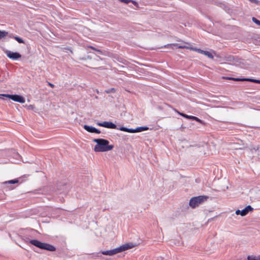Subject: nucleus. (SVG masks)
Here are the masks:
<instances>
[{"label": "nucleus", "instance_id": "32", "mask_svg": "<svg viewBox=\"0 0 260 260\" xmlns=\"http://www.w3.org/2000/svg\"><path fill=\"white\" fill-rule=\"evenodd\" d=\"M117 129H119L121 131L126 132V127H124V126H121L120 127H118V128H117Z\"/></svg>", "mask_w": 260, "mask_h": 260}, {"label": "nucleus", "instance_id": "39", "mask_svg": "<svg viewBox=\"0 0 260 260\" xmlns=\"http://www.w3.org/2000/svg\"><path fill=\"white\" fill-rule=\"evenodd\" d=\"M216 56L217 57H220V56L218 55V54H215Z\"/></svg>", "mask_w": 260, "mask_h": 260}, {"label": "nucleus", "instance_id": "38", "mask_svg": "<svg viewBox=\"0 0 260 260\" xmlns=\"http://www.w3.org/2000/svg\"><path fill=\"white\" fill-rule=\"evenodd\" d=\"M178 48H184V47H183V46H178Z\"/></svg>", "mask_w": 260, "mask_h": 260}, {"label": "nucleus", "instance_id": "33", "mask_svg": "<svg viewBox=\"0 0 260 260\" xmlns=\"http://www.w3.org/2000/svg\"><path fill=\"white\" fill-rule=\"evenodd\" d=\"M87 47L89 48H90V49H92V50H94L95 51H96V50H97L96 48H95V47H94L93 46H88Z\"/></svg>", "mask_w": 260, "mask_h": 260}, {"label": "nucleus", "instance_id": "43", "mask_svg": "<svg viewBox=\"0 0 260 260\" xmlns=\"http://www.w3.org/2000/svg\"><path fill=\"white\" fill-rule=\"evenodd\" d=\"M69 50L72 53V51L71 50V49H69Z\"/></svg>", "mask_w": 260, "mask_h": 260}, {"label": "nucleus", "instance_id": "19", "mask_svg": "<svg viewBox=\"0 0 260 260\" xmlns=\"http://www.w3.org/2000/svg\"><path fill=\"white\" fill-rule=\"evenodd\" d=\"M19 182V179H15L13 180H11L5 182L4 183L5 184H15Z\"/></svg>", "mask_w": 260, "mask_h": 260}, {"label": "nucleus", "instance_id": "1", "mask_svg": "<svg viewBox=\"0 0 260 260\" xmlns=\"http://www.w3.org/2000/svg\"><path fill=\"white\" fill-rule=\"evenodd\" d=\"M93 142L96 143L94 147L95 152H106L111 150L114 148V145H109V141L106 139H94Z\"/></svg>", "mask_w": 260, "mask_h": 260}, {"label": "nucleus", "instance_id": "40", "mask_svg": "<svg viewBox=\"0 0 260 260\" xmlns=\"http://www.w3.org/2000/svg\"><path fill=\"white\" fill-rule=\"evenodd\" d=\"M118 66H119V67H120L124 68V67H123V66H121V65H120V64H119Z\"/></svg>", "mask_w": 260, "mask_h": 260}, {"label": "nucleus", "instance_id": "8", "mask_svg": "<svg viewBox=\"0 0 260 260\" xmlns=\"http://www.w3.org/2000/svg\"><path fill=\"white\" fill-rule=\"evenodd\" d=\"M253 209V208L251 206L248 205L242 210H237L236 211V214L237 215H241L242 216H245L249 212L252 211Z\"/></svg>", "mask_w": 260, "mask_h": 260}, {"label": "nucleus", "instance_id": "5", "mask_svg": "<svg viewBox=\"0 0 260 260\" xmlns=\"http://www.w3.org/2000/svg\"><path fill=\"white\" fill-rule=\"evenodd\" d=\"M4 98H9L14 101L20 103H25V99L23 96L18 94H0V99H4Z\"/></svg>", "mask_w": 260, "mask_h": 260}, {"label": "nucleus", "instance_id": "34", "mask_svg": "<svg viewBox=\"0 0 260 260\" xmlns=\"http://www.w3.org/2000/svg\"><path fill=\"white\" fill-rule=\"evenodd\" d=\"M47 83H48V85L50 87H51V88H53L54 87V84H52V83H50L49 82H47Z\"/></svg>", "mask_w": 260, "mask_h": 260}, {"label": "nucleus", "instance_id": "23", "mask_svg": "<svg viewBox=\"0 0 260 260\" xmlns=\"http://www.w3.org/2000/svg\"><path fill=\"white\" fill-rule=\"evenodd\" d=\"M191 49L192 50L196 51L201 54H203V52L204 51V50H203L201 49H198L196 48H191Z\"/></svg>", "mask_w": 260, "mask_h": 260}, {"label": "nucleus", "instance_id": "18", "mask_svg": "<svg viewBox=\"0 0 260 260\" xmlns=\"http://www.w3.org/2000/svg\"><path fill=\"white\" fill-rule=\"evenodd\" d=\"M8 35V32L5 30H0V40L2 38L5 37Z\"/></svg>", "mask_w": 260, "mask_h": 260}, {"label": "nucleus", "instance_id": "16", "mask_svg": "<svg viewBox=\"0 0 260 260\" xmlns=\"http://www.w3.org/2000/svg\"><path fill=\"white\" fill-rule=\"evenodd\" d=\"M234 60V56L232 55H229L228 56H225L223 59V60L226 61H233Z\"/></svg>", "mask_w": 260, "mask_h": 260}, {"label": "nucleus", "instance_id": "14", "mask_svg": "<svg viewBox=\"0 0 260 260\" xmlns=\"http://www.w3.org/2000/svg\"><path fill=\"white\" fill-rule=\"evenodd\" d=\"M245 81H249L255 83H258L260 84V80L258 79H251V78H245Z\"/></svg>", "mask_w": 260, "mask_h": 260}, {"label": "nucleus", "instance_id": "27", "mask_svg": "<svg viewBox=\"0 0 260 260\" xmlns=\"http://www.w3.org/2000/svg\"><path fill=\"white\" fill-rule=\"evenodd\" d=\"M251 3L255 4L257 5H260V1L258 0H249Z\"/></svg>", "mask_w": 260, "mask_h": 260}, {"label": "nucleus", "instance_id": "2", "mask_svg": "<svg viewBox=\"0 0 260 260\" xmlns=\"http://www.w3.org/2000/svg\"><path fill=\"white\" fill-rule=\"evenodd\" d=\"M23 241L26 243H30L32 245L42 250H46L48 251H55L56 248L52 245L47 243L42 242L36 239H30L28 237H24Z\"/></svg>", "mask_w": 260, "mask_h": 260}, {"label": "nucleus", "instance_id": "12", "mask_svg": "<svg viewBox=\"0 0 260 260\" xmlns=\"http://www.w3.org/2000/svg\"><path fill=\"white\" fill-rule=\"evenodd\" d=\"M149 129L147 126H140L135 128V133L141 132L144 131H147Z\"/></svg>", "mask_w": 260, "mask_h": 260}, {"label": "nucleus", "instance_id": "4", "mask_svg": "<svg viewBox=\"0 0 260 260\" xmlns=\"http://www.w3.org/2000/svg\"><path fill=\"white\" fill-rule=\"evenodd\" d=\"M208 199V196L204 195L192 197L189 200V205L192 208H195L200 204L206 202Z\"/></svg>", "mask_w": 260, "mask_h": 260}, {"label": "nucleus", "instance_id": "22", "mask_svg": "<svg viewBox=\"0 0 260 260\" xmlns=\"http://www.w3.org/2000/svg\"><path fill=\"white\" fill-rule=\"evenodd\" d=\"M14 39L16 41H17L19 43H22V44H24L25 43V42L23 41V40L22 39H21V38L18 37V36H16V37H14Z\"/></svg>", "mask_w": 260, "mask_h": 260}, {"label": "nucleus", "instance_id": "35", "mask_svg": "<svg viewBox=\"0 0 260 260\" xmlns=\"http://www.w3.org/2000/svg\"><path fill=\"white\" fill-rule=\"evenodd\" d=\"M216 217H217V216H215V217H213V218H211L209 219H208V222H210V221H212V220H214V219L215 218H216Z\"/></svg>", "mask_w": 260, "mask_h": 260}, {"label": "nucleus", "instance_id": "24", "mask_svg": "<svg viewBox=\"0 0 260 260\" xmlns=\"http://www.w3.org/2000/svg\"><path fill=\"white\" fill-rule=\"evenodd\" d=\"M177 46V44H167L166 45H165L164 46V47L165 48H172L173 49V46Z\"/></svg>", "mask_w": 260, "mask_h": 260}, {"label": "nucleus", "instance_id": "42", "mask_svg": "<svg viewBox=\"0 0 260 260\" xmlns=\"http://www.w3.org/2000/svg\"><path fill=\"white\" fill-rule=\"evenodd\" d=\"M99 253H97L96 256H99Z\"/></svg>", "mask_w": 260, "mask_h": 260}, {"label": "nucleus", "instance_id": "30", "mask_svg": "<svg viewBox=\"0 0 260 260\" xmlns=\"http://www.w3.org/2000/svg\"><path fill=\"white\" fill-rule=\"evenodd\" d=\"M118 1L119 2H120L121 3H124L126 4H128L131 1V0H118Z\"/></svg>", "mask_w": 260, "mask_h": 260}, {"label": "nucleus", "instance_id": "15", "mask_svg": "<svg viewBox=\"0 0 260 260\" xmlns=\"http://www.w3.org/2000/svg\"><path fill=\"white\" fill-rule=\"evenodd\" d=\"M219 6L228 12H229V11L231 10L229 7L227 6L225 4L220 3Z\"/></svg>", "mask_w": 260, "mask_h": 260}, {"label": "nucleus", "instance_id": "21", "mask_svg": "<svg viewBox=\"0 0 260 260\" xmlns=\"http://www.w3.org/2000/svg\"><path fill=\"white\" fill-rule=\"evenodd\" d=\"M193 118H194L193 119V120H195V121H197L198 122H199L200 123H201V124H202L203 125L205 124V122L204 121H203L202 120L199 119L197 117L194 116Z\"/></svg>", "mask_w": 260, "mask_h": 260}, {"label": "nucleus", "instance_id": "31", "mask_svg": "<svg viewBox=\"0 0 260 260\" xmlns=\"http://www.w3.org/2000/svg\"><path fill=\"white\" fill-rule=\"evenodd\" d=\"M117 129H119L121 131L126 132V127H124V126H121L120 127H118V128H117Z\"/></svg>", "mask_w": 260, "mask_h": 260}, {"label": "nucleus", "instance_id": "28", "mask_svg": "<svg viewBox=\"0 0 260 260\" xmlns=\"http://www.w3.org/2000/svg\"><path fill=\"white\" fill-rule=\"evenodd\" d=\"M126 132H128L129 133H135V129L128 128L126 127Z\"/></svg>", "mask_w": 260, "mask_h": 260}, {"label": "nucleus", "instance_id": "17", "mask_svg": "<svg viewBox=\"0 0 260 260\" xmlns=\"http://www.w3.org/2000/svg\"><path fill=\"white\" fill-rule=\"evenodd\" d=\"M203 54H204L205 55L208 56L209 58H211L212 59H214V56L212 55V54L211 53H210L209 51H204L203 52Z\"/></svg>", "mask_w": 260, "mask_h": 260}, {"label": "nucleus", "instance_id": "41", "mask_svg": "<svg viewBox=\"0 0 260 260\" xmlns=\"http://www.w3.org/2000/svg\"><path fill=\"white\" fill-rule=\"evenodd\" d=\"M98 57L100 59H102V58L101 57H100L99 56H98Z\"/></svg>", "mask_w": 260, "mask_h": 260}, {"label": "nucleus", "instance_id": "37", "mask_svg": "<svg viewBox=\"0 0 260 260\" xmlns=\"http://www.w3.org/2000/svg\"><path fill=\"white\" fill-rule=\"evenodd\" d=\"M9 37L11 38L14 39V37H16V36H14L13 34H11L9 35Z\"/></svg>", "mask_w": 260, "mask_h": 260}, {"label": "nucleus", "instance_id": "10", "mask_svg": "<svg viewBox=\"0 0 260 260\" xmlns=\"http://www.w3.org/2000/svg\"><path fill=\"white\" fill-rule=\"evenodd\" d=\"M181 116H182V117L186 118V119H190V120H193V119L194 118V116H190V115H188L185 113H181L178 111H176Z\"/></svg>", "mask_w": 260, "mask_h": 260}, {"label": "nucleus", "instance_id": "13", "mask_svg": "<svg viewBox=\"0 0 260 260\" xmlns=\"http://www.w3.org/2000/svg\"><path fill=\"white\" fill-rule=\"evenodd\" d=\"M247 260H260V255L254 256L253 255H248L247 257Z\"/></svg>", "mask_w": 260, "mask_h": 260}, {"label": "nucleus", "instance_id": "11", "mask_svg": "<svg viewBox=\"0 0 260 260\" xmlns=\"http://www.w3.org/2000/svg\"><path fill=\"white\" fill-rule=\"evenodd\" d=\"M116 60L118 62H121L125 65H128V64H129V62L128 61L120 57H117L116 58Z\"/></svg>", "mask_w": 260, "mask_h": 260}, {"label": "nucleus", "instance_id": "9", "mask_svg": "<svg viewBox=\"0 0 260 260\" xmlns=\"http://www.w3.org/2000/svg\"><path fill=\"white\" fill-rule=\"evenodd\" d=\"M84 128L88 132L91 133H95V134H100L101 131L96 128L94 127H93L92 126L88 125H84L83 126Z\"/></svg>", "mask_w": 260, "mask_h": 260}, {"label": "nucleus", "instance_id": "26", "mask_svg": "<svg viewBox=\"0 0 260 260\" xmlns=\"http://www.w3.org/2000/svg\"><path fill=\"white\" fill-rule=\"evenodd\" d=\"M105 92L107 93H114L115 92V89L114 88H111L110 89H109L108 90H106L105 91Z\"/></svg>", "mask_w": 260, "mask_h": 260}, {"label": "nucleus", "instance_id": "29", "mask_svg": "<svg viewBox=\"0 0 260 260\" xmlns=\"http://www.w3.org/2000/svg\"><path fill=\"white\" fill-rule=\"evenodd\" d=\"M130 2L134 4V5L135 6H136V7L137 8H139V4H138V3L137 2H136V1H133V0H131V1Z\"/></svg>", "mask_w": 260, "mask_h": 260}, {"label": "nucleus", "instance_id": "20", "mask_svg": "<svg viewBox=\"0 0 260 260\" xmlns=\"http://www.w3.org/2000/svg\"><path fill=\"white\" fill-rule=\"evenodd\" d=\"M228 79L229 80H232L236 81H245V78H233V77H229V78H228Z\"/></svg>", "mask_w": 260, "mask_h": 260}, {"label": "nucleus", "instance_id": "36", "mask_svg": "<svg viewBox=\"0 0 260 260\" xmlns=\"http://www.w3.org/2000/svg\"><path fill=\"white\" fill-rule=\"evenodd\" d=\"M96 51L100 53V54H103V51L100 49H97V50H96Z\"/></svg>", "mask_w": 260, "mask_h": 260}, {"label": "nucleus", "instance_id": "3", "mask_svg": "<svg viewBox=\"0 0 260 260\" xmlns=\"http://www.w3.org/2000/svg\"><path fill=\"white\" fill-rule=\"evenodd\" d=\"M134 247V245L133 243H126L123 245H122L119 247L113 249L106 251H102L101 253L103 255L112 256L118 253L121 252L129 249L132 248Z\"/></svg>", "mask_w": 260, "mask_h": 260}, {"label": "nucleus", "instance_id": "7", "mask_svg": "<svg viewBox=\"0 0 260 260\" xmlns=\"http://www.w3.org/2000/svg\"><path fill=\"white\" fill-rule=\"evenodd\" d=\"M5 53L9 58L13 60L18 59L21 57V55L18 52H13L11 51L6 50Z\"/></svg>", "mask_w": 260, "mask_h": 260}, {"label": "nucleus", "instance_id": "25", "mask_svg": "<svg viewBox=\"0 0 260 260\" xmlns=\"http://www.w3.org/2000/svg\"><path fill=\"white\" fill-rule=\"evenodd\" d=\"M252 20L253 22H254L255 24H257L258 25L260 26V20H258L255 17H252Z\"/></svg>", "mask_w": 260, "mask_h": 260}, {"label": "nucleus", "instance_id": "6", "mask_svg": "<svg viewBox=\"0 0 260 260\" xmlns=\"http://www.w3.org/2000/svg\"><path fill=\"white\" fill-rule=\"evenodd\" d=\"M97 125L100 126H103L108 128H118L117 125L110 121H104L103 122H98L97 123Z\"/></svg>", "mask_w": 260, "mask_h": 260}]
</instances>
